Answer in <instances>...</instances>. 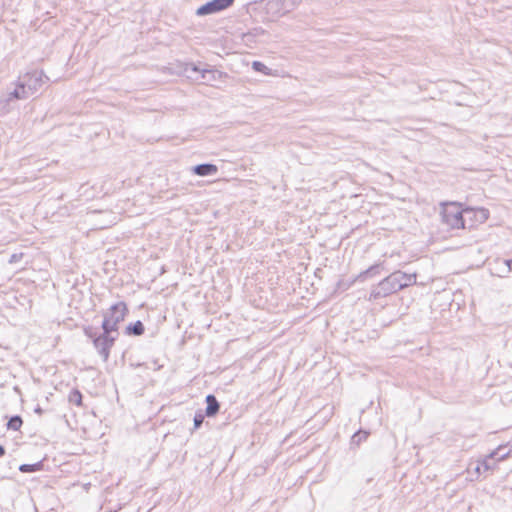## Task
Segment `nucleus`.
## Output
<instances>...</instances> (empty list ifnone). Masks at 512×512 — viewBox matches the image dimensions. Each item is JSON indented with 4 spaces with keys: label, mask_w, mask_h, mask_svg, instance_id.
Returning a JSON list of instances; mask_svg holds the SVG:
<instances>
[{
    "label": "nucleus",
    "mask_w": 512,
    "mask_h": 512,
    "mask_svg": "<svg viewBox=\"0 0 512 512\" xmlns=\"http://www.w3.org/2000/svg\"><path fill=\"white\" fill-rule=\"evenodd\" d=\"M144 331H145V327L140 320L136 321L135 323H130L125 329V333L127 335H134V336H140L144 333Z\"/></svg>",
    "instance_id": "nucleus-15"
},
{
    "label": "nucleus",
    "mask_w": 512,
    "mask_h": 512,
    "mask_svg": "<svg viewBox=\"0 0 512 512\" xmlns=\"http://www.w3.org/2000/svg\"><path fill=\"white\" fill-rule=\"evenodd\" d=\"M504 264L507 266L508 272H512V259L504 260Z\"/></svg>",
    "instance_id": "nucleus-26"
},
{
    "label": "nucleus",
    "mask_w": 512,
    "mask_h": 512,
    "mask_svg": "<svg viewBox=\"0 0 512 512\" xmlns=\"http://www.w3.org/2000/svg\"><path fill=\"white\" fill-rule=\"evenodd\" d=\"M234 3V0H211L202 6H200L196 14L198 16H206L214 13H218L220 11H223L230 6H232Z\"/></svg>",
    "instance_id": "nucleus-6"
},
{
    "label": "nucleus",
    "mask_w": 512,
    "mask_h": 512,
    "mask_svg": "<svg viewBox=\"0 0 512 512\" xmlns=\"http://www.w3.org/2000/svg\"><path fill=\"white\" fill-rule=\"evenodd\" d=\"M69 401L77 406H82V394L78 390H73L69 395Z\"/></svg>",
    "instance_id": "nucleus-21"
},
{
    "label": "nucleus",
    "mask_w": 512,
    "mask_h": 512,
    "mask_svg": "<svg viewBox=\"0 0 512 512\" xmlns=\"http://www.w3.org/2000/svg\"><path fill=\"white\" fill-rule=\"evenodd\" d=\"M6 453L4 446L0 445V457H3Z\"/></svg>",
    "instance_id": "nucleus-27"
},
{
    "label": "nucleus",
    "mask_w": 512,
    "mask_h": 512,
    "mask_svg": "<svg viewBox=\"0 0 512 512\" xmlns=\"http://www.w3.org/2000/svg\"><path fill=\"white\" fill-rule=\"evenodd\" d=\"M464 211L465 215L472 214L473 218L479 223H484L489 218V210L486 208L467 207L464 209Z\"/></svg>",
    "instance_id": "nucleus-9"
},
{
    "label": "nucleus",
    "mask_w": 512,
    "mask_h": 512,
    "mask_svg": "<svg viewBox=\"0 0 512 512\" xmlns=\"http://www.w3.org/2000/svg\"><path fill=\"white\" fill-rule=\"evenodd\" d=\"M128 308L125 302L120 301L102 312L103 321L101 328H105L119 335V325L125 320Z\"/></svg>",
    "instance_id": "nucleus-2"
},
{
    "label": "nucleus",
    "mask_w": 512,
    "mask_h": 512,
    "mask_svg": "<svg viewBox=\"0 0 512 512\" xmlns=\"http://www.w3.org/2000/svg\"><path fill=\"white\" fill-rule=\"evenodd\" d=\"M217 171V166L211 163L198 164L192 167V172L198 176L215 175Z\"/></svg>",
    "instance_id": "nucleus-8"
},
{
    "label": "nucleus",
    "mask_w": 512,
    "mask_h": 512,
    "mask_svg": "<svg viewBox=\"0 0 512 512\" xmlns=\"http://www.w3.org/2000/svg\"><path fill=\"white\" fill-rule=\"evenodd\" d=\"M381 268H382L381 263L374 264V265L370 266L368 269H366L365 271L361 272L358 275L357 279L364 281L365 279H367L369 277L378 275L380 273Z\"/></svg>",
    "instance_id": "nucleus-14"
},
{
    "label": "nucleus",
    "mask_w": 512,
    "mask_h": 512,
    "mask_svg": "<svg viewBox=\"0 0 512 512\" xmlns=\"http://www.w3.org/2000/svg\"><path fill=\"white\" fill-rule=\"evenodd\" d=\"M10 93H11V97L14 98L15 100L26 99L29 97V92L25 88V85L23 84L22 80H19L15 89L13 91H11Z\"/></svg>",
    "instance_id": "nucleus-13"
},
{
    "label": "nucleus",
    "mask_w": 512,
    "mask_h": 512,
    "mask_svg": "<svg viewBox=\"0 0 512 512\" xmlns=\"http://www.w3.org/2000/svg\"><path fill=\"white\" fill-rule=\"evenodd\" d=\"M481 469H483V468H482L481 464H480V463H478V464H477V466H476V468H475V471H476L477 473H480Z\"/></svg>",
    "instance_id": "nucleus-29"
},
{
    "label": "nucleus",
    "mask_w": 512,
    "mask_h": 512,
    "mask_svg": "<svg viewBox=\"0 0 512 512\" xmlns=\"http://www.w3.org/2000/svg\"><path fill=\"white\" fill-rule=\"evenodd\" d=\"M367 437H368V433L366 431L360 430L353 435L352 441H353V443L359 444L361 441L365 440Z\"/></svg>",
    "instance_id": "nucleus-24"
},
{
    "label": "nucleus",
    "mask_w": 512,
    "mask_h": 512,
    "mask_svg": "<svg viewBox=\"0 0 512 512\" xmlns=\"http://www.w3.org/2000/svg\"><path fill=\"white\" fill-rule=\"evenodd\" d=\"M15 99L11 97V93H7L5 94L1 99H0V110H6L8 111L9 109V104L11 101H14Z\"/></svg>",
    "instance_id": "nucleus-22"
},
{
    "label": "nucleus",
    "mask_w": 512,
    "mask_h": 512,
    "mask_svg": "<svg viewBox=\"0 0 512 512\" xmlns=\"http://www.w3.org/2000/svg\"><path fill=\"white\" fill-rule=\"evenodd\" d=\"M22 253H14L10 256L9 263H16L22 258Z\"/></svg>",
    "instance_id": "nucleus-25"
},
{
    "label": "nucleus",
    "mask_w": 512,
    "mask_h": 512,
    "mask_svg": "<svg viewBox=\"0 0 512 512\" xmlns=\"http://www.w3.org/2000/svg\"><path fill=\"white\" fill-rule=\"evenodd\" d=\"M23 424L22 418L18 415L12 416L7 422V429L18 431Z\"/></svg>",
    "instance_id": "nucleus-17"
},
{
    "label": "nucleus",
    "mask_w": 512,
    "mask_h": 512,
    "mask_svg": "<svg viewBox=\"0 0 512 512\" xmlns=\"http://www.w3.org/2000/svg\"><path fill=\"white\" fill-rule=\"evenodd\" d=\"M441 219L451 229H465L464 209L458 202H442Z\"/></svg>",
    "instance_id": "nucleus-3"
},
{
    "label": "nucleus",
    "mask_w": 512,
    "mask_h": 512,
    "mask_svg": "<svg viewBox=\"0 0 512 512\" xmlns=\"http://www.w3.org/2000/svg\"><path fill=\"white\" fill-rule=\"evenodd\" d=\"M206 404L207 406L205 410V415L207 417H213L219 412L220 404L213 394H209L206 396Z\"/></svg>",
    "instance_id": "nucleus-10"
},
{
    "label": "nucleus",
    "mask_w": 512,
    "mask_h": 512,
    "mask_svg": "<svg viewBox=\"0 0 512 512\" xmlns=\"http://www.w3.org/2000/svg\"><path fill=\"white\" fill-rule=\"evenodd\" d=\"M396 274H397L398 284H401V290L406 287L416 284L417 275L415 273L407 274V273L399 270V271H396Z\"/></svg>",
    "instance_id": "nucleus-11"
},
{
    "label": "nucleus",
    "mask_w": 512,
    "mask_h": 512,
    "mask_svg": "<svg viewBox=\"0 0 512 512\" xmlns=\"http://www.w3.org/2000/svg\"><path fill=\"white\" fill-rule=\"evenodd\" d=\"M104 215L108 218L104 223L99 224V228L104 229L110 227L112 224L116 222V215L111 211L103 212Z\"/></svg>",
    "instance_id": "nucleus-18"
},
{
    "label": "nucleus",
    "mask_w": 512,
    "mask_h": 512,
    "mask_svg": "<svg viewBox=\"0 0 512 512\" xmlns=\"http://www.w3.org/2000/svg\"><path fill=\"white\" fill-rule=\"evenodd\" d=\"M43 467V463L41 461L34 464H22L19 466V470L22 473H32L36 471H40Z\"/></svg>",
    "instance_id": "nucleus-16"
},
{
    "label": "nucleus",
    "mask_w": 512,
    "mask_h": 512,
    "mask_svg": "<svg viewBox=\"0 0 512 512\" xmlns=\"http://www.w3.org/2000/svg\"><path fill=\"white\" fill-rule=\"evenodd\" d=\"M43 72L34 71L27 73L20 80H22L25 88L29 92V96L32 95L43 83Z\"/></svg>",
    "instance_id": "nucleus-7"
},
{
    "label": "nucleus",
    "mask_w": 512,
    "mask_h": 512,
    "mask_svg": "<svg viewBox=\"0 0 512 512\" xmlns=\"http://www.w3.org/2000/svg\"><path fill=\"white\" fill-rule=\"evenodd\" d=\"M34 411H35V413L40 414V415L43 413V410L40 406H37Z\"/></svg>",
    "instance_id": "nucleus-28"
},
{
    "label": "nucleus",
    "mask_w": 512,
    "mask_h": 512,
    "mask_svg": "<svg viewBox=\"0 0 512 512\" xmlns=\"http://www.w3.org/2000/svg\"><path fill=\"white\" fill-rule=\"evenodd\" d=\"M194 71L201 72V78L203 81H210L211 77H214L216 71L210 69L200 70L198 67L193 68Z\"/></svg>",
    "instance_id": "nucleus-20"
},
{
    "label": "nucleus",
    "mask_w": 512,
    "mask_h": 512,
    "mask_svg": "<svg viewBox=\"0 0 512 512\" xmlns=\"http://www.w3.org/2000/svg\"><path fill=\"white\" fill-rule=\"evenodd\" d=\"M252 68L256 71V72H260V73H263L265 75H269L270 74V71L271 69L268 68L264 63L260 62V61H254L252 63Z\"/></svg>",
    "instance_id": "nucleus-19"
},
{
    "label": "nucleus",
    "mask_w": 512,
    "mask_h": 512,
    "mask_svg": "<svg viewBox=\"0 0 512 512\" xmlns=\"http://www.w3.org/2000/svg\"><path fill=\"white\" fill-rule=\"evenodd\" d=\"M102 332L91 326L84 328V334L92 341L94 348L104 362L110 357L111 348L114 346L119 335L105 328H101Z\"/></svg>",
    "instance_id": "nucleus-1"
},
{
    "label": "nucleus",
    "mask_w": 512,
    "mask_h": 512,
    "mask_svg": "<svg viewBox=\"0 0 512 512\" xmlns=\"http://www.w3.org/2000/svg\"><path fill=\"white\" fill-rule=\"evenodd\" d=\"M301 2L302 0H267L266 9L272 15L282 16L294 10Z\"/></svg>",
    "instance_id": "nucleus-5"
},
{
    "label": "nucleus",
    "mask_w": 512,
    "mask_h": 512,
    "mask_svg": "<svg viewBox=\"0 0 512 512\" xmlns=\"http://www.w3.org/2000/svg\"><path fill=\"white\" fill-rule=\"evenodd\" d=\"M205 414H203L202 412H198L195 414L194 416V419H193V422H194V430L198 429L201 427V425L203 424L204 422V418H205Z\"/></svg>",
    "instance_id": "nucleus-23"
},
{
    "label": "nucleus",
    "mask_w": 512,
    "mask_h": 512,
    "mask_svg": "<svg viewBox=\"0 0 512 512\" xmlns=\"http://www.w3.org/2000/svg\"><path fill=\"white\" fill-rule=\"evenodd\" d=\"M502 450V447L497 448L495 451L490 453L482 462H480L482 468L484 471H488L493 468V465L491 464V461L498 457L499 460L504 459L507 457L508 453L501 454L500 451Z\"/></svg>",
    "instance_id": "nucleus-12"
},
{
    "label": "nucleus",
    "mask_w": 512,
    "mask_h": 512,
    "mask_svg": "<svg viewBox=\"0 0 512 512\" xmlns=\"http://www.w3.org/2000/svg\"><path fill=\"white\" fill-rule=\"evenodd\" d=\"M401 290V284H398L396 271L388 275L377 285L373 286L370 293V300L387 297Z\"/></svg>",
    "instance_id": "nucleus-4"
}]
</instances>
